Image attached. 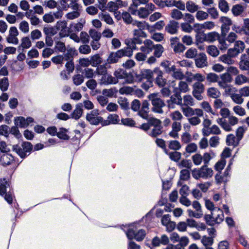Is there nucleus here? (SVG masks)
<instances>
[{
	"mask_svg": "<svg viewBox=\"0 0 249 249\" xmlns=\"http://www.w3.org/2000/svg\"><path fill=\"white\" fill-rule=\"evenodd\" d=\"M224 214L222 210L216 208L210 214H206L204 219L206 223L210 226L221 223L224 220Z\"/></svg>",
	"mask_w": 249,
	"mask_h": 249,
	"instance_id": "1",
	"label": "nucleus"
},
{
	"mask_svg": "<svg viewBox=\"0 0 249 249\" xmlns=\"http://www.w3.org/2000/svg\"><path fill=\"white\" fill-rule=\"evenodd\" d=\"M148 98L151 101L152 107L151 110L153 112L162 114V108L165 106L163 101L160 98L158 93H151L148 96Z\"/></svg>",
	"mask_w": 249,
	"mask_h": 249,
	"instance_id": "2",
	"label": "nucleus"
},
{
	"mask_svg": "<svg viewBox=\"0 0 249 249\" xmlns=\"http://www.w3.org/2000/svg\"><path fill=\"white\" fill-rule=\"evenodd\" d=\"M216 122L223 130L230 132L232 130V126L238 124V119L235 116H232L226 119L216 120Z\"/></svg>",
	"mask_w": 249,
	"mask_h": 249,
	"instance_id": "3",
	"label": "nucleus"
},
{
	"mask_svg": "<svg viewBox=\"0 0 249 249\" xmlns=\"http://www.w3.org/2000/svg\"><path fill=\"white\" fill-rule=\"evenodd\" d=\"M13 149L20 158H24L31 151L32 145L29 142H23L21 144L13 145Z\"/></svg>",
	"mask_w": 249,
	"mask_h": 249,
	"instance_id": "4",
	"label": "nucleus"
},
{
	"mask_svg": "<svg viewBox=\"0 0 249 249\" xmlns=\"http://www.w3.org/2000/svg\"><path fill=\"white\" fill-rule=\"evenodd\" d=\"M115 78L118 81L119 79H124V84H132L134 82V78L132 73L127 72L122 69H118L114 72Z\"/></svg>",
	"mask_w": 249,
	"mask_h": 249,
	"instance_id": "5",
	"label": "nucleus"
},
{
	"mask_svg": "<svg viewBox=\"0 0 249 249\" xmlns=\"http://www.w3.org/2000/svg\"><path fill=\"white\" fill-rule=\"evenodd\" d=\"M98 110H93L90 113L87 114L86 119L91 124L98 125L99 123H101L103 125V118L101 116H98Z\"/></svg>",
	"mask_w": 249,
	"mask_h": 249,
	"instance_id": "6",
	"label": "nucleus"
},
{
	"mask_svg": "<svg viewBox=\"0 0 249 249\" xmlns=\"http://www.w3.org/2000/svg\"><path fill=\"white\" fill-rule=\"evenodd\" d=\"M181 110L183 115L188 118L194 115L203 116L204 115L203 110L200 108H193L191 107H181Z\"/></svg>",
	"mask_w": 249,
	"mask_h": 249,
	"instance_id": "7",
	"label": "nucleus"
},
{
	"mask_svg": "<svg viewBox=\"0 0 249 249\" xmlns=\"http://www.w3.org/2000/svg\"><path fill=\"white\" fill-rule=\"evenodd\" d=\"M126 234L129 239L135 238L137 241H141L144 239L146 232L144 230H140L136 232L133 229L130 228L126 232Z\"/></svg>",
	"mask_w": 249,
	"mask_h": 249,
	"instance_id": "8",
	"label": "nucleus"
},
{
	"mask_svg": "<svg viewBox=\"0 0 249 249\" xmlns=\"http://www.w3.org/2000/svg\"><path fill=\"white\" fill-rule=\"evenodd\" d=\"M204 85L200 82H196L193 85L192 94L193 96L198 101L203 99V97L202 95L204 91Z\"/></svg>",
	"mask_w": 249,
	"mask_h": 249,
	"instance_id": "9",
	"label": "nucleus"
},
{
	"mask_svg": "<svg viewBox=\"0 0 249 249\" xmlns=\"http://www.w3.org/2000/svg\"><path fill=\"white\" fill-rule=\"evenodd\" d=\"M174 92L175 94L167 101V107L169 108H174L176 105L180 107L182 105V97L180 94L177 91Z\"/></svg>",
	"mask_w": 249,
	"mask_h": 249,
	"instance_id": "10",
	"label": "nucleus"
},
{
	"mask_svg": "<svg viewBox=\"0 0 249 249\" xmlns=\"http://www.w3.org/2000/svg\"><path fill=\"white\" fill-rule=\"evenodd\" d=\"M18 35V31L17 27L12 26L9 29V34L6 37V41L9 43L18 44V39L17 37Z\"/></svg>",
	"mask_w": 249,
	"mask_h": 249,
	"instance_id": "11",
	"label": "nucleus"
},
{
	"mask_svg": "<svg viewBox=\"0 0 249 249\" xmlns=\"http://www.w3.org/2000/svg\"><path fill=\"white\" fill-rule=\"evenodd\" d=\"M219 21L222 23L221 26V34L225 36L230 30V26L232 24V21L227 17H221Z\"/></svg>",
	"mask_w": 249,
	"mask_h": 249,
	"instance_id": "12",
	"label": "nucleus"
},
{
	"mask_svg": "<svg viewBox=\"0 0 249 249\" xmlns=\"http://www.w3.org/2000/svg\"><path fill=\"white\" fill-rule=\"evenodd\" d=\"M169 242V238L166 234H162L160 238L155 236L152 240V245L154 247H158L160 244L166 245Z\"/></svg>",
	"mask_w": 249,
	"mask_h": 249,
	"instance_id": "13",
	"label": "nucleus"
},
{
	"mask_svg": "<svg viewBox=\"0 0 249 249\" xmlns=\"http://www.w3.org/2000/svg\"><path fill=\"white\" fill-rule=\"evenodd\" d=\"M149 104L147 101L144 100L142 102L140 110L138 111V115L142 118L147 119L149 111Z\"/></svg>",
	"mask_w": 249,
	"mask_h": 249,
	"instance_id": "14",
	"label": "nucleus"
},
{
	"mask_svg": "<svg viewBox=\"0 0 249 249\" xmlns=\"http://www.w3.org/2000/svg\"><path fill=\"white\" fill-rule=\"evenodd\" d=\"M202 37L200 38V41H206L213 42L219 37V34L216 32H211L207 34H204Z\"/></svg>",
	"mask_w": 249,
	"mask_h": 249,
	"instance_id": "15",
	"label": "nucleus"
},
{
	"mask_svg": "<svg viewBox=\"0 0 249 249\" xmlns=\"http://www.w3.org/2000/svg\"><path fill=\"white\" fill-rule=\"evenodd\" d=\"M14 161V157L9 153L3 154L0 157V164L4 167L11 164Z\"/></svg>",
	"mask_w": 249,
	"mask_h": 249,
	"instance_id": "16",
	"label": "nucleus"
},
{
	"mask_svg": "<svg viewBox=\"0 0 249 249\" xmlns=\"http://www.w3.org/2000/svg\"><path fill=\"white\" fill-rule=\"evenodd\" d=\"M202 132L203 135L205 136H208L210 134L217 135L221 133V130L216 124L213 125L208 129H202Z\"/></svg>",
	"mask_w": 249,
	"mask_h": 249,
	"instance_id": "17",
	"label": "nucleus"
},
{
	"mask_svg": "<svg viewBox=\"0 0 249 249\" xmlns=\"http://www.w3.org/2000/svg\"><path fill=\"white\" fill-rule=\"evenodd\" d=\"M143 45L140 48L142 52L146 54H148L153 51L154 45L151 40L146 39L143 41Z\"/></svg>",
	"mask_w": 249,
	"mask_h": 249,
	"instance_id": "18",
	"label": "nucleus"
},
{
	"mask_svg": "<svg viewBox=\"0 0 249 249\" xmlns=\"http://www.w3.org/2000/svg\"><path fill=\"white\" fill-rule=\"evenodd\" d=\"M100 82L101 84L104 85L115 84L118 83V80L114 77L107 73L102 76Z\"/></svg>",
	"mask_w": 249,
	"mask_h": 249,
	"instance_id": "19",
	"label": "nucleus"
},
{
	"mask_svg": "<svg viewBox=\"0 0 249 249\" xmlns=\"http://www.w3.org/2000/svg\"><path fill=\"white\" fill-rule=\"evenodd\" d=\"M155 74L156 75V83L160 87H163L166 83V80L163 78L162 72L158 68L154 69Z\"/></svg>",
	"mask_w": 249,
	"mask_h": 249,
	"instance_id": "20",
	"label": "nucleus"
},
{
	"mask_svg": "<svg viewBox=\"0 0 249 249\" xmlns=\"http://www.w3.org/2000/svg\"><path fill=\"white\" fill-rule=\"evenodd\" d=\"M200 175L202 178L208 179L211 178L213 174L212 168H209L207 165H204L201 167Z\"/></svg>",
	"mask_w": 249,
	"mask_h": 249,
	"instance_id": "21",
	"label": "nucleus"
},
{
	"mask_svg": "<svg viewBox=\"0 0 249 249\" xmlns=\"http://www.w3.org/2000/svg\"><path fill=\"white\" fill-rule=\"evenodd\" d=\"M196 65L198 68H204L208 65L207 58L205 54L200 53L195 60Z\"/></svg>",
	"mask_w": 249,
	"mask_h": 249,
	"instance_id": "22",
	"label": "nucleus"
},
{
	"mask_svg": "<svg viewBox=\"0 0 249 249\" xmlns=\"http://www.w3.org/2000/svg\"><path fill=\"white\" fill-rule=\"evenodd\" d=\"M178 28V23L175 20H171L165 27V31L170 34H175Z\"/></svg>",
	"mask_w": 249,
	"mask_h": 249,
	"instance_id": "23",
	"label": "nucleus"
},
{
	"mask_svg": "<svg viewBox=\"0 0 249 249\" xmlns=\"http://www.w3.org/2000/svg\"><path fill=\"white\" fill-rule=\"evenodd\" d=\"M85 23V20L80 19L77 23H72L70 25V29L68 31L69 33L79 32L83 29L84 24Z\"/></svg>",
	"mask_w": 249,
	"mask_h": 249,
	"instance_id": "24",
	"label": "nucleus"
},
{
	"mask_svg": "<svg viewBox=\"0 0 249 249\" xmlns=\"http://www.w3.org/2000/svg\"><path fill=\"white\" fill-rule=\"evenodd\" d=\"M118 115L115 114H109L107 120H103V126L108 125L110 124H116L119 122Z\"/></svg>",
	"mask_w": 249,
	"mask_h": 249,
	"instance_id": "25",
	"label": "nucleus"
},
{
	"mask_svg": "<svg viewBox=\"0 0 249 249\" xmlns=\"http://www.w3.org/2000/svg\"><path fill=\"white\" fill-rule=\"evenodd\" d=\"M67 22L65 20H59L56 22L54 27L56 30L60 31V34L62 36H65L68 35L65 31V29L67 28Z\"/></svg>",
	"mask_w": 249,
	"mask_h": 249,
	"instance_id": "26",
	"label": "nucleus"
},
{
	"mask_svg": "<svg viewBox=\"0 0 249 249\" xmlns=\"http://www.w3.org/2000/svg\"><path fill=\"white\" fill-rule=\"evenodd\" d=\"M195 105V100L189 94L185 95L182 97V107H192Z\"/></svg>",
	"mask_w": 249,
	"mask_h": 249,
	"instance_id": "27",
	"label": "nucleus"
},
{
	"mask_svg": "<svg viewBox=\"0 0 249 249\" xmlns=\"http://www.w3.org/2000/svg\"><path fill=\"white\" fill-rule=\"evenodd\" d=\"M125 43L127 46L132 47L133 49H136V44H141L142 43V40L139 37H135L132 39H126L125 40Z\"/></svg>",
	"mask_w": 249,
	"mask_h": 249,
	"instance_id": "28",
	"label": "nucleus"
},
{
	"mask_svg": "<svg viewBox=\"0 0 249 249\" xmlns=\"http://www.w3.org/2000/svg\"><path fill=\"white\" fill-rule=\"evenodd\" d=\"M131 13L134 15H137L142 18H145L149 15V13L144 7H141L138 10H132Z\"/></svg>",
	"mask_w": 249,
	"mask_h": 249,
	"instance_id": "29",
	"label": "nucleus"
},
{
	"mask_svg": "<svg viewBox=\"0 0 249 249\" xmlns=\"http://www.w3.org/2000/svg\"><path fill=\"white\" fill-rule=\"evenodd\" d=\"M239 142L233 134H230L227 136L226 142L228 145L235 147L238 145Z\"/></svg>",
	"mask_w": 249,
	"mask_h": 249,
	"instance_id": "30",
	"label": "nucleus"
},
{
	"mask_svg": "<svg viewBox=\"0 0 249 249\" xmlns=\"http://www.w3.org/2000/svg\"><path fill=\"white\" fill-rule=\"evenodd\" d=\"M190 90L189 86L186 82L184 81H180L178 85V87L175 88L174 91H177L180 94L181 92L186 93Z\"/></svg>",
	"mask_w": 249,
	"mask_h": 249,
	"instance_id": "31",
	"label": "nucleus"
},
{
	"mask_svg": "<svg viewBox=\"0 0 249 249\" xmlns=\"http://www.w3.org/2000/svg\"><path fill=\"white\" fill-rule=\"evenodd\" d=\"M120 58H121V57L118 51L116 52H112L110 53L107 60V63L113 64L117 63Z\"/></svg>",
	"mask_w": 249,
	"mask_h": 249,
	"instance_id": "32",
	"label": "nucleus"
},
{
	"mask_svg": "<svg viewBox=\"0 0 249 249\" xmlns=\"http://www.w3.org/2000/svg\"><path fill=\"white\" fill-rule=\"evenodd\" d=\"M239 66L241 70L243 71L249 70V59L246 55L241 56V60L239 62Z\"/></svg>",
	"mask_w": 249,
	"mask_h": 249,
	"instance_id": "33",
	"label": "nucleus"
},
{
	"mask_svg": "<svg viewBox=\"0 0 249 249\" xmlns=\"http://www.w3.org/2000/svg\"><path fill=\"white\" fill-rule=\"evenodd\" d=\"M83 113V109L81 104H77L76 106L75 109L71 114V117L75 120L79 119Z\"/></svg>",
	"mask_w": 249,
	"mask_h": 249,
	"instance_id": "34",
	"label": "nucleus"
},
{
	"mask_svg": "<svg viewBox=\"0 0 249 249\" xmlns=\"http://www.w3.org/2000/svg\"><path fill=\"white\" fill-rule=\"evenodd\" d=\"M207 94L211 98L217 99L220 97L221 93L217 88L211 87L208 89Z\"/></svg>",
	"mask_w": 249,
	"mask_h": 249,
	"instance_id": "35",
	"label": "nucleus"
},
{
	"mask_svg": "<svg viewBox=\"0 0 249 249\" xmlns=\"http://www.w3.org/2000/svg\"><path fill=\"white\" fill-rule=\"evenodd\" d=\"M162 127L161 125L151 128V130L147 132V134L152 137H156L162 133Z\"/></svg>",
	"mask_w": 249,
	"mask_h": 249,
	"instance_id": "36",
	"label": "nucleus"
},
{
	"mask_svg": "<svg viewBox=\"0 0 249 249\" xmlns=\"http://www.w3.org/2000/svg\"><path fill=\"white\" fill-rule=\"evenodd\" d=\"M133 49L132 47L127 46V47L119 50L118 51L121 57L123 56L130 57L133 54Z\"/></svg>",
	"mask_w": 249,
	"mask_h": 249,
	"instance_id": "37",
	"label": "nucleus"
},
{
	"mask_svg": "<svg viewBox=\"0 0 249 249\" xmlns=\"http://www.w3.org/2000/svg\"><path fill=\"white\" fill-rule=\"evenodd\" d=\"M186 8L188 11L193 13L197 11L199 7L192 0H188L186 3Z\"/></svg>",
	"mask_w": 249,
	"mask_h": 249,
	"instance_id": "38",
	"label": "nucleus"
},
{
	"mask_svg": "<svg viewBox=\"0 0 249 249\" xmlns=\"http://www.w3.org/2000/svg\"><path fill=\"white\" fill-rule=\"evenodd\" d=\"M133 25L136 26L138 29L141 30H145L147 29L150 31H152V29H151V26L147 23H146L145 21H134L132 23Z\"/></svg>",
	"mask_w": 249,
	"mask_h": 249,
	"instance_id": "39",
	"label": "nucleus"
},
{
	"mask_svg": "<svg viewBox=\"0 0 249 249\" xmlns=\"http://www.w3.org/2000/svg\"><path fill=\"white\" fill-rule=\"evenodd\" d=\"M154 2L159 6L163 8L165 6L172 7L174 5V1L170 0H153Z\"/></svg>",
	"mask_w": 249,
	"mask_h": 249,
	"instance_id": "40",
	"label": "nucleus"
},
{
	"mask_svg": "<svg viewBox=\"0 0 249 249\" xmlns=\"http://www.w3.org/2000/svg\"><path fill=\"white\" fill-rule=\"evenodd\" d=\"M245 7L241 4H236L234 5L231 9L233 14L237 16L241 14L244 11Z\"/></svg>",
	"mask_w": 249,
	"mask_h": 249,
	"instance_id": "41",
	"label": "nucleus"
},
{
	"mask_svg": "<svg viewBox=\"0 0 249 249\" xmlns=\"http://www.w3.org/2000/svg\"><path fill=\"white\" fill-rule=\"evenodd\" d=\"M206 79L210 85L211 83L217 82L219 80V76L214 73L210 72L207 74Z\"/></svg>",
	"mask_w": 249,
	"mask_h": 249,
	"instance_id": "42",
	"label": "nucleus"
},
{
	"mask_svg": "<svg viewBox=\"0 0 249 249\" xmlns=\"http://www.w3.org/2000/svg\"><path fill=\"white\" fill-rule=\"evenodd\" d=\"M91 65L93 67H97L102 63V58L99 54H96L91 56Z\"/></svg>",
	"mask_w": 249,
	"mask_h": 249,
	"instance_id": "43",
	"label": "nucleus"
},
{
	"mask_svg": "<svg viewBox=\"0 0 249 249\" xmlns=\"http://www.w3.org/2000/svg\"><path fill=\"white\" fill-rule=\"evenodd\" d=\"M247 82L249 83V79L243 74H239L235 78V84L237 85H241Z\"/></svg>",
	"mask_w": 249,
	"mask_h": 249,
	"instance_id": "44",
	"label": "nucleus"
},
{
	"mask_svg": "<svg viewBox=\"0 0 249 249\" xmlns=\"http://www.w3.org/2000/svg\"><path fill=\"white\" fill-rule=\"evenodd\" d=\"M168 147L170 149L177 151L181 148V145L178 141L172 140L168 142Z\"/></svg>",
	"mask_w": 249,
	"mask_h": 249,
	"instance_id": "45",
	"label": "nucleus"
},
{
	"mask_svg": "<svg viewBox=\"0 0 249 249\" xmlns=\"http://www.w3.org/2000/svg\"><path fill=\"white\" fill-rule=\"evenodd\" d=\"M133 92L134 88L129 86H124L119 90V92L121 94L133 95Z\"/></svg>",
	"mask_w": 249,
	"mask_h": 249,
	"instance_id": "46",
	"label": "nucleus"
},
{
	"mask_svg": "<svg viewBox=\"0 0 249 249\" xmlns=\"http://www.w3.org/2000/svg\"><path fill=\"white\" fill-rule=\"evenodd\" d=\"M153 50H154V55L157 58L160 57L164 51V48L160 44L154 45Z\"/></svg>",
	"mask_w": 249,
	"mask_h": 249,
	"instance_id": "47",
	"label": "nucleus"
},
{
	"mask_svg": "<svg viewBox=\"0 0 249 249\" xmlns=\"http://www.w3.org/2000/svg\"><path fill=\"white\" fill-rule=\"evenodd\" d=\"M207 52L213 57H216L219 54L218 49L213 45L209 46L207 49Z\"/></svg>",
	"mask_w": 249,
	"mask_h": 249,
	"instance_id": "48",
	"label": "nucleus"
},
{
	"mask_svg": "<svg viewBox=\"0 0 249 249\" xmlns=\"http://www.w3.org/2000/svg\"><path fill=\"white\" fill-rule=\"evenodd\" d=\"M219 59L220 61L228 65L233 64L234 62V61L228 54H223L220 56Z\"/></svg>",
	"mask_w": 249,
	"mask_h": 249,
	"instance_id": "49",
	"label": "nucleus"
},
{
	"mask_svg": "<svg viewBox=\"0 0 249 249\" xmlns=\"http://www.w3.org/2000/svg\"><path fill=\"white\" fill-rule=\"evenodd\" d=\"M218 7L222 12L225 13L229 11V4L225 0H219L218 2Z\"/></svg>",
	"mask_w": 249,
	"mask_h": 249,
	"instance_id": "50",
	"label": "nucleus"
},
{
	"mask_svg": "<svg viewBox=\"0 0 249 249\" xmlns=\"http://www.w3.org/2000/svg\"><path fill=\"white\" fill-rule=\"evenodd\" d=\"M215 154L212 151L205 153L202 156V159L204 165H208L211 160L212 158H213Z\"/></svg>",
	"mask_w": 249,
	"mask_h": 249,
	"instance_id": "51",
	"label": "nucleus"
},
{
	"mask_svg": "<svg viewBox=\"0 0 249 249\" xmlns=\"http://www.w3.org/2000/svg\"><path fill=\"white\" fill-rule=\"evenodd\" d=\"M161 66H162L165 70L166 72H171L172 71L175 70V65H171L170 62L168 61H164L161 62Z\"/></svg>",
	"mask_w": 249,
	"mask_h": 249,
	"instance_id": "52",
	"label": "nucleus"
},
{
	"mask_svg": "<svg viewBox=\"0 0 249 249\" xmlns=\"http://www.w3.org/2000/svg\"><path fill=\"white\" fill-rule=\"evenodd\" d=\"M209 17V15L207 12H204L202 10L196 11V18L199 21H202L207 19Z\"/></svg>",
	"mask_w": 249,
	"mask_h": 249,
	"instance_id": "53",
	"label": "nucleus"
},
{
	"mask_svg": "<svg viewBox=\"0 0 249 249\" xmlns=\"http://www.w3.org/2000/svg\"><path fill=\"white\" fill-rule=\"evenodd\" d=\"M101 19L104 20L107 24L112 25L114 23L113 20L109 14L106 13H102L99 15Z\"/></svg>",
	"mask_w": 249,
	"mask_h": 249,
	"instance_id": "54",
	"label": "nucleus"
},
{
	"mask_svg": "<svg viewBox=\"0 0 249 249\" xmlns=\"http://www.w3.org/2000/svg\"><path fill=\"white\" fill-rule=\"evenodd\" d=\"M89 33V36L91 37L93 40L99 41L101 37V33L97 32L95 29H90Z\"/></svg>",
	"mask_w": 249,
	"mask_h": 249,
	"instance_id": "55",
	"label": "nucleus"
},
{
	"mask_svg": "<svg viewBox=\"0 0 249 249\" xmlns=\"http://www.w3.org/2000/svg\"><path fill=\"white\" fill-rule=\"evenodd\" d=\"M26 119L23 117H18L15 119V124L17 126L20 127L27 126Z\"/></svg>",
	"mask_w": 249,
	"mask_h": 249,
	"instance_id": "56",
	"label": "nucleus"
},
{
	"mask_svg": "<svg viewBox=\"0 0 249 249\" xmlns=\"http://www.w3.org/2000/svg\"><path fill=\"white\" fill-rule=\"evenodd\" d=\"M201 116L196 115V116H192L188 118V121L189 124L193 126H196L201 123V120L199 118Z\"/></svg>",
	"mask_w": 249,
	"mask_h": 249,
	"instance_id": "57",
	"label": "nucleus"
},
{
	"mask_svg": "<svg viewBox=\"0 0 249 249\" xmlns=\"http://www.w3.org/2000/svg\"><path fill=\"white\" fill-rule=\"evenodd\" d=\"M9 186L5 179H0V195H3L6 192V188Z\"/></svg>",
	"mask_w": 249,
	"mask_h": 249,
	"instance_id": "58",
	"label": "nucleus"
},
{
	"mask_svg": "<svg viewBox=\"0 0 249 249\" xmlns=\"http://www.w3.org/2000/svg\"><path fill=\"white\" fill-rule=\"evenodd\" d=\"M226 163V160L224 159H222L218 161L214 165V169L218 172L220 173L224 168Z\"/></svg>",
	"mask_w": 249,
	"mask_h": 249,
	"instance_id": "59",
	"label": "nucleus"
},
{
	"mask_svg": "<svg viewBox=\"0 0 249 249\" xmlns=\"http://www.w3.org/2000/svg\"><path fill=\"white\" fill-rule=\"evenodd\" d=\"M19 30L23 33L26 34L29 31V24L25 20H22L19 24Z\"/></svg>",
	"mask_w": 249,
	"mask_h": 249,
	"instance_id": "60",
	"label": "nucleus"
},
{
	"mask_svg": "<svg viewBox=\"0 0 249 249\" xmlns=\"http://www.w3.org/2000/svg\"><path fill=\"white\" fill-rule=\"evenodd\" d=\"M169 156L170 159L175 161H178L181 158V154L177 151L166 153Z\"/></svg>",
	"mask_w": 249,
	"mask_h": 249,
	"instance_id": "61",
	"label": "nucleus"
},
{
	"mask_svg": "<svg viewBox=\"0 0 249 249\" xmlns=\"http://www.w3.org/2000/svg\"><path fill=\"white\" fill-rule=\"evenodd\" d=\"M171 17L176 20H179L183 18V14L178 9H174L172 10L171 14Z\"/></svg>",
	"mask_w": 249,
	"mask_h": 249,
	"instance_id": "62",
	"label": "nucleus"
},
{
	"mask_svg": "<svg viewBox=\"0 0 249 249\" xmlns=\"http://www.w3.org/2000/svg\"><path fill=\"white\" fill-rule=\"evenodd\" d=\"M232 100L236 104L240 105L244 102V98L242 95L238 93H234L232 94V96L231 97Z\"/></svg>",
	"mask_w": 249,
	"mask_h": 249,
	"instance_id": "63",
	"label": "nucleus"
},
{
	"mask_svg": "<svg viewBox=\"0 0 249 249\" xmlns=\"http://www.w3.org/2000/svg\"><path fill=\"white\" fill-rule=\"evenodd\" d=\"M43 32L46 36H52L57 33V30L55 27H44Z\"/></svg>",
	"mask_w": 249,
	"mask_h": 249,
	"instance_id": "64",
	"label": "nucleus"
}]
</instances>
